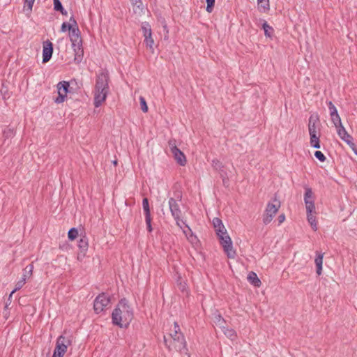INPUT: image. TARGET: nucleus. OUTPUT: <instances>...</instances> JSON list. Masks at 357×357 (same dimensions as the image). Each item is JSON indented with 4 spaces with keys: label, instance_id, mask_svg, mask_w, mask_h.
<instances>
[{
    "label": "nucleus",
    "instance_id": "nucleus-1",
    "mask_svg": "<svg viewBox=\"0 0 357 357\" xmlns=\"http://www.w3.org/2000/svg\"><path fill=\"white\" fill-rule=\"evenodd\" d=\"M132 319V309L125 298H121L112 313V324L120 328H126Z\"/></svg>",
    "mask_w": 357,
    "mask_h": 357
},
{
    "label": "nucleus",
    "instance_id": "nucleus-2",
    "mask_svg": "<svg viewBox=\"0 0 357 357\" xmlns=\"http://www.w3.org/2000/svg\"><path fill=\"white\" fill-rule=\"evenodd\" d=\"M172 340L168 342L167 337L164 336V342L166 347L172 350L175 349L181 354H187V342L185 341L183 334L181 333L180 326L177 322L174 324V330L169 334Z\"/></svg>",
    "mask_w": 357,
    "mask_h": 357
},
{
    "label": "nucleus",
    "instance_id": "nucleus-3",
    "mask_svg": "<svg viewBox=\"0 0 357 357\" xmlns=\"http://www.w3.org/2000/svg\"><path fill=\"white\" fill-rule=\"evenodd\" d=\"M220 245L223 248V250L229 258L234 259L236 255L235 250L233 248V244L231 238L227 234L226 229H224L222 234H217Z\"/></svg>",
    "mask_w": 357,
    "mask_h": 357
},
{
    "label": "nucleus",
    "instance_id": "nucleus-4",
    "mask_svg": "<svg viewBox=\"0 0 357 357\" xmlns=\"http://www.w3.org/2000/svg\"><path fill=\"white\" fill-rule=\"evenodd\" d=\"M71 344L72 340L70 337L60 335L56 340V347L52 357H63L68 346Z\"/></svg>",
    "mask_w": 357,
    "mask_h": 357
},
{
    "label": "nucleus",
    "instance_id": "nucleus-5",
    "mask_svg": "<svg viewBox=\"0 0 357 357\" xmlns=\"http://www.w3.org/2000/svg\"><path fill=\"white\" fill-rule=\"evenodd\" d=\"M273 202H268L266 206L263 217V222L265 225H268L272 221L280 207V202L277 199H274Z\"/></svg>",
    "mask_w": 357,
    "mask_h": 357
},
{
    "label": "nucleus",
    "instance_id": "nucleus-6",
    "mask_svg": "<svg viewBox=\"0 0 357 357\" xmlns=\"http://www.w3.org/2000/svg\"><path fill=\"white\" fill-rule=\"evenodd\" d=\"M111 301V297L105 294H99L94 300L93 310L96 314L103 312L109 305Z\"/></svg>",
    "mask_w": 357,
    "mask_h": 357
},
{
    "label": "nucleus",
    "instance_id": "nucleus-7",
    "mask_svg": "<svg viewBox=\"0 0 357 357\" xmlns=\"http://www.w3.org/2000/svg\"><path fill=\"white\" fill-rule=\"evenodd\" d=\"M141 29L143 32V36L144 37V43L146 45V47L153 53L154 52V40L152 37L151 25L149 22H144L142 23Z\"/></svg>",
    "mask_w": 357,
    "mask_h": 357
},
{
    "label": "nucleus",
    "instance_id": "nucleus-8",
    "mask_svg": "<svg viewBox=\"0 0 357 357\" xmlns=\"http://www.w3.org/2000/svg\"><path fill=\"white\" fill-rule=\"evenodd\" d=\"M177 199L171 197L169 199V208L171 212L172 215L174 218L175 220L181 221V211L180 209L179 204H178V201H181L182 196L180 193H178L176 195Z\"/></svg>",
    "mask_w": 357,
    "mask_h": 357
},
{
    "label": "nucleus",
    "instance_id": "nucleus-9",
    "mask_svg": "<svg viewBox=\"0 0 357 357\" xmlns=\"http://www.w3.org/2000/svg\"><path fill=\"white\" fill-rule=\"evenodd\" d=\"M168 144L175 160L180 165L184 166L186 164V158L184 153L177 148L176 141L174 139H170Z\"/></svg>",
    "mask_w": 357,
    "mask_h": 357
},
{
    "label": "nucleus",
    "instance_id": "nucleus-10",
    "mask_svg": "<svg viewBox=\"0 0 357 357\" xmlns=\"http://www.w3.org/2000/svg\"><path fill=\"white\" fill-rule=\"evenodd\" d=\"M109 74L107 71H102L97 76L95 89L101 91L109 92Z\"/></svg>",
    "mask_w": 357,
    "mask_h": 357
},
{
    "label": "nucleus",
    "instance_id": "nucleus-11",
    "mask_svg": "<svg viewBox=\"0 0 357 357\" xmlns=\"http://www.w3.org/2000/svg\"><path fill=\"white\" fill-rule=\"evenodd\" d=\"M56 86L58 90V97L54 100V102L57 104H60L65 101L70 84L67 81H61L57 84Z\"/></svg>",
    "mask_w": 357,
    "mask_h": 357
},
{
    "label": "nucleus",
    "instance_id": "nucleus-12",
    "mask_svg": "<svg viewBox=\"0 0 357 357\" xmlns=\"http://www.w3.org/2000/svg\"><path fill=\"white\" fill-rule=\"evenodd\" d=\"M70 22L74 24V26L71 29V30L69 31V36L72 45H77L80 43H82L80 36V31L79 30L76 20L73 17H71L70 18Z\"/></svg>",
    "mask_w": 357,
    "mask_h": 357
},
{
    "label": "nucleus",
    "instance_id": "nucleus-13",
    "mask_svg": "<svg viewBox=\"0 0 357 357\" xmlns=\"http://www.w3.org/2000/svg\"><path fill=\"white\" fill-rule=\"evenodd\" d=\"M304 202L305 204L306 212L315 211L313 192L309 187L305 188Z\"/></svg>",
    "mask_w": 357,
    "mask_h": 357
},
{
    "label": "nucleus",
    "instance_id": "nucleus-14",
    "mask_svg": "<svg viewBox=\"0 0 357 357\" xmlns=\"http://www.w3.org/2000/svg\"><path fill=\"white\" fill-rule=\"evenodd\" d=\"M53 53V45L50 40H46L43 43V63L48 62Z\"/></svg>",
    "mask_w": 357,
    "mask_h": 357
},
{
    "label": "nucleus",
    "instance_id": "nucleus-15",
    "mask_svg": "<svg viewBox=\"0 0 357 357\" xmlns=\"http://www.w3.org/2000/svg\"><path fill=\"white\" fill-rule=\"evenodd\" d=\"M319 119L317 114H312L309 118L308 130L310 135L317 134Z\"/></svg>",
    "mask_w": 357,
    "mask_h": 357
},
{
    "label": "nucleus",
    "instance_id": "nucleus-16",
    "mask_svg": "<svg viewBox=\"0 0 357 357\" xmlns=\"http://www.w3.org/2000/svg\"><path fill=\"white\" fill-rule=\"evenodd\" d=\"M108 93L103 91H101V90L98 91L97 89H95V94H94V106L96 107H100L102 103L106 100L107 96Z\"/></svg>",
    "mask_w": 357,
    "mask_h": 357
},
{
    "label": "nucleus",
    "instance_id": "nucleus-17",
    "mask_svg": "<svg viewBox=\"0 0 357 357\" xmlns=\"http://www.w3.org/2000/svg\"><path fill=\"white\" fill-rule=\"evenodd\" d=\"M73 45L74 52H75L74 61L76 63H79L82 61L83 56H84V50L82 47V43H80L77 45Z\"/></svg>",
    "mask_w": 357,
    "mask_h": 357
},
{
    "label": "nucleus",
    "instance_id": "nucleus-18",
    "mask_svg": "<svg viewBox=\"0 0 357 357\" xmlns=\"http://www.w3.org/2000/svg\"><path fill=\"white\" fill-rule=\"evenodd\" d=\"M337 132L339 137L348 145H351H351H354L353 137L347 132L344 127L337 129Z\"/></svg>",
    "mask_w": 357,
    "mask_h": 357
},
{
    "label": "nucleus",
    "instance_id": "nucleus-19",
    "mask_svg": "<svg viewBox=\"0 0 357 357\" xmlns=\"http://www.w3.org/2000/svg\"><path fill=\"white\" fill-rule=\"evenodd\" d=\"M221 330L227 337L234 341L237 338L236 332L233 329L225 326H221Z\"/></svg>",
    "mask_w": 357,
    "mask_h": 357
},
{
    "label": "nucleus",
    "instance_id": "nucleus-20",
    "mask_svg": "<svg viewBox=\"0 0 357 357\" xmlns=\"http://www.w3.org/2000/svg\"><path fill=\"white\" fill-rule=\"evenodd\" d=\"M185 228L188 229L190 235H188V234H187V231H185V229H183V232L185 234V236H186V238H188V240L192 245L197 244V243L199 242V240H198L197 237L193 234L190 227L188 225H185Z\"/></svg>",
    "mask_w": 357,
    "mask_h": 357
},
{
    "label": "nucleus",
    "instance_id": "nucleus-21",
    "mask_svg": "<svg viewBox=\"0 0 357 357\" xmlns=\"http://www.w3.org/2000/svg\"><path fill=\"white\" fill-rule=\"evenodd\" d=\"M213 225L215 228L216 234H222V231H224V229H226L224 225L222 224V220L218 218H213Z\"/></svg>",
    "mask_w": 357,
    "mask_h": 357
},
{
    "label": "nucleus",
    "instance_id": "nucleus-22",
    "mask_svg": "<svg viewBox=\"0 0 357 357\" xmlns=\"http://www.w3.org/2000/svg\"><path fill=\"white\" fill-rule=\"evenodd\" d=\"M323 258H324V254L319 253L317 252V257L315 258L314 262H315V264L317 266L316 272L318 275H320L321 274Z\"/></svg>",
    "mask_w": 357,
    "mask_h": 357
},
{
    "label": "nucleus",
    "instance_id": "nucleus-23",
    "mask_svg": "<svg viewBox=\"0 0 357 357\" xmlns=\"http://www.w3.org/2000/svg\"><path fill=\"white\" fill-rule=\"evenodd\" d=\"M313 213H316L315 211L307 212V219L308 222L311 225L312 229L314 231H317V222L316 220V217L314 215Z\"/></svg>",
    "mask_w": 357,
    "mask_h": 357
},
{
    "label": "nucleus",
    "instance_id": "nucleus-24",
    "mask_svg": "<svg viewBox=\"0 0 357 357\" xmlns=\"http://www.w3.org/2000/svg\"><path fill=\"white\" fill-rule=\"evenodd\" d=\"M248 281L255 287H259L261 284V280L255 272H250L248 276Z\"/></svg>",
    "mask_w": 357,
    "mask_h": 357
},
{
    "label": "nucleus",
    "instance_id": "nucleus-25",
    "mask_svg": "<svg viewBox=\"0 0 357 357\" xmlns=\"http://www.w3.org/2000/svg\"><path fill=\"white\" fill-rule=\"evenodd\" d=\"M78 247H79V250H81V252H84V251L87 250L88 247H89V243H88V239L85 236L80 238V239L78 242Z\"/></svg>",
    "mask_w": 357,
    "mask_h": 357
},
{
    "label": "nucleus",
    "instance_id": "nucleus-26",
    "mask_svg": "<svg viewBox=\"0 0 357 357\" xmlns=\"http://www.w3.org/2000/svg\"><path fill=\"white\" fill-rule=\"evenodd\" d=\"M258 7L260 10L266 12L270 9L269 0H257Z\"/></svg>",
    "mask_w": 357,
    "mask_h": 357
},
{
    "label": "nucleus",
    "instance_id": "nucleus-27",
    "mask_svg": "<svg viewBox=\"0 0 357 357\" xmlns=\"http://www.w3.org/2000/svg\"><path fill=\"white\" fill-rule=\"evenodd\" d=\"M310 137L311 146L315 149H319L320 148L319 135H317V134L310 135Z\"/></svg>",
    "mask_w": 357,
    "mask_h": 357
},
{
    "label": "nucleus",
    "instance_id": "nucleus-28",
    "mask_svg": "<svg viewBox=\"0 0 357 357\" xmlns=\"http://www.w3.org/2000/svg\"><path fill=\"white\" fill-rule=\"evenodd\" d=\"M54 2V9L56 11H59L62 15H66L67 11L63 8L61 2L59 0H53Z\"/></svg>",
    "mask_w": 357,
    "mask_h": 357
},
{
    "label": "nucleus",
    "instance_id": "nucleus-29",
    "mask_svg": "<svg viewBox=\"0 0 357 357\" xmlns=\"http://www.w3.org/2000/svg\"><path fill=\"white\" fill-rule=\"evenodd\" d=\"M33 271V265L32 264H29L24 269V273H23L22 278H25V281H26V278H30L32 275Z\"/></svg>",
    "mask_w": 357,
    "mask_h": 357
},
{
    "label": "nucleus",
    "instance_id": "nucleus-30",
    "mask_svg": "<svg viewBox=\"0 0 357 357\" xmlns=\"http://www.w3.org/2000/svg\"><path fill=\"white\" fill-rule=\"evenodd\" d=\"M331 121H332L333 123L334 124V126L337 130L340 128L344 127L342 123L341 119L338 114L331 116Z\"/></svg>",
    "mask_w": 357,
    "mask_h": 357
},
{
    "label": "nucleus",
    "instance_id": "nucleus-31",
    "mask_svg": "<svg viewBox=\"0 0 357 357\" xmlns=\"http://www.w3.org/2000/svg\"><path fill=\"white\" fill-rule=\"evenodd\" d=\"M262 28L264 31V34L266 37L271 38L273 32V29L269 26L266 21H264L262 24Z\"/></svg>",
    "mask_w": 357,
    "mask_h": 357
},
{
    "label": "nucleus",
    "instance_id": "nucleus-32",
    "mask_svg": "<svg viewBox=\"0 0 357 357\" xmlns=\"http://www.w3.org/2000/svg\"><path fill=\"white\" fill-rule=\"evenodd\" d=\"M26 283V281H25V278H22L16 284H15V289L12 291V292L10 293V296H9V299L12 297L13 294L20 290L24 285V284Z\"/></svg>",
    "mask_w": 357,
    "mask_h": 357
},
{
    "label": "nucleus",
    "instance_id": "nucleus-33",
    "mask_svg": "<svg viewBox=\"0 0 357 357\" xmlns=\"http://www.w3.org/2000/svg\"><path fill=\"white\" fill-rule=\"evenodd\" d=\"M145 216V222L146 224V228L149 232H151L153 231V228L151 226V213H144Z\"/></svg>",
    "mask_w": 357,
    "mask_h": 357
},
{
    "label": "nucleus",
    "instance_id": "nucleus-34",
    "mask_svg": "<svg viewBox=\"0 0 357 357\" xmlns=\"http://www.w3.org/2000/svg\"><path fill=\"white\" fill-rule=\"evenodd\" d=\"M77 236H78V230L76 228H75V227L71 228L68 231V237L69 240L73 241L77 237Z\"/></svg>",
    "mask_w": 357,
    "mask_h": 357
},
{
    "label": "nucleus",
    "instance_id": "nucleus-35",
    "mask_svg": "<svg viewBox=\"0 0 357 357\" xmlns=\"http://www.w3.org/2000/svg\"><path fill=\"white\" fill-rule=\"evenodd\" d=\"M327 105L328 106V109L330 112V116H334L338 114L337 110L335 107V106L333 105V103L331 101H329L327 102Z\"/></svg>",
    "mask_w": 357,
    "mask_h": 357
},
{
    "label": "nucleus",
    "instance_id": "nucleus-36",
    "mask_svg": "<svg viewBox=\"0 0 357 357\" xmlns=\"http://www.w3.org/2000/svg\"><path fill=\"white\" fill-rule=\"evenodd\" d=\"M212 166L213 167L218 171L222 170V168H224V165L222 164V162L217 160L214 159L212 160Z\"/></svg>",
    "mask_w": 357,
    "mask_h": 357
},
{
    "label": "nucleus",
    "instance_id": "nucleus-37",
    "mask_svg": "<svg viewBox=\"0 0 357 357\" xmlns=\"http://www.w3.org/2000/svg\"><path fill=\"white\" fill-rule=\"evenodd\" d=\"M219 173L220 174V177L222 179L223 183L225 184L228 181L229 176L228 175L227 172L225 171V167L222 168V170H220Z\"/></svg>",
    "mask_w": 357,
    "mask_h": 357
},
{
    "label": "nucleus",
    "instance_id": "nucleus-38",
    "mask_svg": "<svg viewBox=\"0 0 357 357\" xmlns=\"http://www.w3.org/2000/svg\"><path fill=\"white\" fill-rule=\"evenodd\" d=\"M215 323L221 328V326L225 325V320L222 317L220 314H218L215 317Z\"/></svg>",
    "mask_w": 357,
    "mask_h": 357
},
{
    "label": "nucleus",
    "instance_id": "nucleus-39",
    "mask_svg": "<svg viewBox=\"0 0 357 357\" xmlns=\"http://www.w3.org/2000/svg\"><path fill=\"white\" fill-rule=\"evenodd\" d=\"M139 102H140L141 109L144 112H148V106L146 105V100L144 97H142V96L139 97Z\"/></svg>",
    "mask_w": 357,
    "mask_h": 357
},
{
    "label": "nucleus",
    "instance_id": "nucleus-40",
    "mask_svg": "<svg viewBox=\"0 0 357 357\" xmlns=\"http://www.w3.org/2000/svg\"><path fill=\"white\" fill-rule=\"evenodd\" d=\"M142 206L144 213H151L149 200L147 198H144L142 200Z\"/></svg>",
    "mask_w": 357,
    "mask_h": 357
},
{
    "label": "nucleus",
    "instance_id": "nucleus-41",
    "mask_svg": "<svg viewBox=\"0 0 357 357\" xmlns=\"http://www.w3.org/2000/svg\"><path fill=\"white\" fill-rule=\"evenodd\" d=\"M74 26V24L70 22L68 24L67 22H63L61 25V31L65 32L67 30L70 31Z\"/></svg>",
    "mask_w": 357,
    "mask_h": 357
},
{
    "label": "nucleus",
    "instance_id": "nucleus-42",
    "mask_svg": "<svg viewBox=\"0 0 357 357\" xmlns=\"http://www.w3.org/2000/svg\"><path fill=\"white\" fill-rule=\"evenodd\" d=\"M314 156L320 162H324L326 160L324 154L320 151H316L314 153Z\"/></svg>",
    "mask_w": 357,
    "mask_h": 357
},
{
    "label": "nucleus",
    "instance_id": "nucleus-43",
    "mask_svg": "<svg viewBox=\"0 0 357 357\" xmlns=\"http://www.w3.org/2000/svg\"><path fill=\"white\" fill-rule=\"evenodd\" d=\"M206 11L208 13H211L213 11L214 4H215V0H206Z\"/></svg>",
    "mask_w": 357,
    "mask_h": 357
},
{
    "label": "nucleus",
    "instance_id": "nucleus-44",
    "mask_svg": "<svg viewBox=\"0 0 357 357\" xmlns=\"http://www.w3.org/2000/svg\"><path fill=\"white\" fill-rule=\"evenodd\" d=\"M24 8L27 7V8L29 10H31L35 0H24Z\"/></svg>",
    "mask_w": 357,
    "mask_h": 357
},
{
    "label": "nucleus",
    "instance_id": "nucleus-45",
    "mask_svg": "<svg viewBox=\"0 0 357 357\" xmlns=\"http://www.w3.org/2000/svg\"><path fill=\"white\" fill-rule=\"evenodd\" d=\"M177 284H178V289L181 291L183 292V291H186V284L185 282H178V281Z\"/></svg>",
    "mask_w": 357,
    "mask_h": 357
},
{
    "label": "nucleus",
    "instance_id": "nucleus-46",
    "mask_svg": "<svg viewBox=\"0 0 357 357\" xmlns=\"http://www.w3.org/2000/svg\"><path fill=\"white\" fill-rule=\"evenodd\" d=\"M133 6H137L138 8L142 4V0H130Z\"/></svg>",
    "mask_w": 357,
    "mask_h": 357
},
{
    "label": "nucleus",
    "instance_id": "nucleus-47",
    "mask_svg": "<svg viewBox=\"0 0 357 357\" xmlns=\"http://www.w3.org/2000/svg\"><path fill=\"white\" fill-rule=\"evenodd\" d=\"M278 222H279V224L282 223V222L284 221V220H285V215H284V214H281V215H280L278 216Z\"/></svg>",
    "mask_w": 357,
    "mask_h": 357
},
{
    "label": "nucleus",
    "instance_id": "nucleus-48",
    "mask_svg": "<svg viewBox=\"0 0 357 357\" xmlns=\"http://www.w3.org/2000/svg\"><path fill=\"white\" fill-rule=\"evenodd\" d=\"M4 135H6V137L11 136L13 135V130L11 129H8V130L4 131Z\"/></svg>",
    "mask_w": 357,
    "mask_h": 357
},
{
    "label": "nucleus",
    "instance_id": "nucleus-49",
    "mask_svg": "<svg viewBox=\"0 0 357 357\" xmlns=\"http://www.w3.org/2000/svg\"><path fill=\"white\" fill-rule=\"evenodd\" d=\"M176 221V224L178 227H179L181 229H183V227H182V225L181 224H183V225H186L185 222H183L182 220L181 221H178L177 220H175Z\"/></svg>",
    "mask_w": 357,
    "mask_h": 357
},
{
    "label": "nucleus",
    "instance_id": "nucleus-50",
    "mask_svg": "<svg viewBox=\"0 0 357 357\" xmlns=\"http://www.w3.org/2000/svg\"><path fill=\"white\" fill-rule=\"evenodd\" d=\"M349 147L352 149V151L354 152V153L357 155V148L356 146V144L354 143V145H349Z\"/></svg>",
    "mask_w": 357,
    "mask_h": 357
},
{
    "label": "nucleus",
    "instance_id": "nucleus-51",
    "mask_svg": "<svg viewBox=\"0 0 357 357\" xmlns=\"http://www.w3.org/2000/svg\"><path fill=\"white\" fill-rule=\"evenodd\" d=\"M185 231H187V234H188V235H190V234H189V231H188V229H187V228H185Z\"/></svg>",
    "mask_w": 357,
    "mask_h": 357
}]
</instances>
